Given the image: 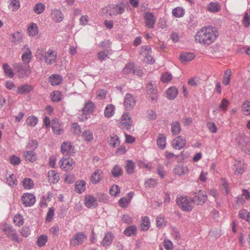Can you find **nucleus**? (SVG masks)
Returning a JSON list of instances; mask_svg holds the SVG:
<instances>
[{
  "mask_svg": "<svg viewBox=\"0 0 250 250\" xmlns=\"http://www.w3.org/2000/svg\"><path fill=\"white\" fill-rule=\"evenodd\" d=\"M219 36L216 28L213 26L202 27L195 35V41L203 45L208 46L215 41Z\"/></svg>",
  "mask_w": 250,
  "mask_h": 250,
  "instance_id": "1",
  "label": "nucleus"
},
{
  "mask_svg": "<svg viewBox=\"0 0 250 250\" xmlns=\"http://www.w3.org/2000/svg\"><path fill=\"white\" fill-rule=\"evenodd\" d=\"M177 205L185 211H190L193 208V202L191 199L187 196H180L176 199Z\"/></svg>",
  "mask_w": 250,
  "mask_h": 250,
  "instance_id": "2",
  "label": "nucleus"
},
{
  "mask_svg": "<svg viewBox=\"0 0 250 250\" xmlns=\"http://www.w3.org/2000/svg\"><path fill=\"white\" fill-rule=\"evenodd\" d=\"M1 229L7 237H11L13 241L16 242H21V240L19 238L16 230L11 226L5 224L1 227Z\"/></svg>",
  "mask_w": 250,
  "mask_h": 250,
  "instance_id": "3",
  "label": "nucleus"
},
{
  "mask_svg": "<svg viewBox=\"0 0 250 250\" xmlns=\"http://www.w3.org/2000/svg\"><path fill=\"white\" fill-rule=\"evenodd\" d=\"M140 54L142 55L144 57V61L146 63L153 64L155 61L151 56V49L149 46H143L140 49Z\"/></svg>",
  "mask_w": 250,
  "mask_h": 250,
  "instance_id": "4",
  "label": "nucleus"
},
{
  "mask_svg": "<svg viewBox=\"0 0 250 250\" xmlns=\"http://www.w3.org/2000/svg\"><path fill=\"white\" fill-rule=\"evenodd\" d=\"M207 200V195L206 193L200 189L194 192V196L192 198L193 203L198 205H203Z\"/></svg>",
  "mask_w": 250,
  "mask_h": 250,
  "instance_id": "5",
  "label": "nucleus"
},
{
  "mask_svg": "<svg viewBox=\"0 0 250 250\" xmlns=\"http://www.w3.org/2000/svg\"><path fill=\"white\" fill-rule=\"evenodd\" d=\"M87 239L86 234L82 232L76 233L70 240V244L72 246L82 244Z\"/></svg>",
  "mask_w": 250,
  "mask_h": 250,
  "instance_id": "6",
  "label": "nucleus"
},
{
  "mask_svg": "<svg viewBox=\"0 0 250 250\" xmlns=\"http://www.w3.org/2000/svg\"><path fill=\"white\" fill-rule=\"evenodd\" d=\"M74 166L75 162L72 159L62 158L60 161V167L65 171L72 169Z\"/></svg>",
  "mask_w": 250,
  "mask_h": 250,
  "instance_id": "7",
  "label": "nucleus"
},
{
  "mask_svg": "<svg viewBox=\"0 0 250 250\" xmlns=\"http://www.w3.org/2000/svg\"><path fill=\"white\" fill-rule=\"evenodd\" d=\"M84 203L87 208H95L98 204V200L96 197L91 195H87L84 197Z\"/></svg>",
  "mask_w": 250,
  "mask_h": 250,
  "instance_id": "8",
  "label": "nucleus"
},
{
  "mask_svg": "<svg viewBox=\"0 0 250 250\" xmlns=\"http://www.w3.org/2000/svg\"><path fill=\"white\" fill-rule=\"evenodd\" d=\"M21 200L25 207H31L35 204L36 197L32 193H26L22 196Z\"/></svg>",
  "mask_w": 250,
  "mask_h": 250,
  "instance_id": "9",
  "label": "nucleus"
},
{
  "mask_svg": "<svg viewBox=\"0 0 250 250\" xmlns=\"http://www.w3.org/2000/svg\"><path fill=\"white\" fill-rule=\"evenodd\" d=\"M246 168V166L243 160H235L234 162L233 170L235 174H242Z\"/></svg>",
  "mask_w": 250,
  "mask_h": 250,
  "instance_id": "10",
  "label": "nucleus"
},
{
  "mask_svg": "<svg viewBox=\"0 0 250 250\" xmlns=\"http://www.w3.org/2000/svg\"><path fill=\"white\" fill-rule=\"evenodd\" d=\"M57 56L56 51L52 50H48L44 53V60L47 64H51L56 62Z\"/></svg>",
  "mask_w": 250,
  "mask_h": 250,
  "instance_id": "11",
  "label": "nucleus"
},
{
  "mask_svg": "<svg viewBox=\"0 0 250 250\" xmlns=\"http://www.w3.org/2000/svg\"><path fill=\"white\" fill-rule=\"evenodd\" d=\"M61 152L64 155H71L74 153V147L70 142L63 143L61 146Z\"/></svg>",
  "mask_w": 250,
  "mask_h": 250,
  "instance_id": "12",
  "label": "nucleus"
},
{
  "mask_svg": "<svg viewBox=\"0 0 250 250\" xmlns=\"http://www.w3.org/2000/svg\"><path fill=\"white\" fill-rule=\"evenodd\" d=\"M14 67L22 75L28 76L31 72V69L28 65H24L21 63H15Z\"/></svg>",
  "mask_w": 250,
  "mask_h": 250,
  "instance_id": "13",
  "label": "nucleus"
},
{
  "mask_svg": "<svg viewBox=\"0 0 250 250\" xmlns=\"http://www.w3.org/2000/svg\"><path fill=\"white\" fill-rule=\"evenodd\" d=\"M144 17L146 26L148 28H153L156 21L154 15L152 13L146 12Z\"/></svg>",
  "mask_w": 250,
  "mask_h": 250,
  "instance_id": "14",
  "label": "nucleus"
},
{
  "mask_svg": "<svg viewBox=\"0 0 250 250\" xmlns=\"http://www.w3.org/2000/svg\"><path fill=\"white\" fill-rule=\"evenodd\" d=\"M22 50L24 51L21 56V60L24 63H28L31 60L32 53L28 45H24Z\"/></svg>",
  "mask_w": 250,
  "mask_h": 250,
  "instance_id": "15",
  "label": "nucleus"
},
{
  "mask_svg": "<svg viewBox=\"0 0 250 250\" xmlns=\"http://www.w3.org/2000/svg\"><path fill=\"white\" fill-rule=\"evenodd\" d=\"M52 128L54 133L57 135H60L63 131L62 123L56 118L52 120Z\"/></svg>",
  "mask_w": 250,
  "mask_h": 250,
  "instance_id": "16",
  "label": "nucleus"
},
{
  "mask_svg": "<svg viewBox=\"0 0 250 250\" xmlns=\"http://www.w3.org/2000/svg\"><path fill=\"white\" fill-rule=\"evenodd\" d=\"M186 143V139L182 136H179L173 140L172 146L175 149L179 150L185 146Z\"/></svg>",
  "mask_w": 250,
  "mask_h": 250,
  "instance_id": "17",
  "label": "nucleus"
},
{
  "mask_svg": "<svg viewBox=\"0 0 250 250\" xmlns=\"http://www.w3.org/2000/svg\"><path fill=\"white\" fill-rule=\"evenodd\" d=\"M120 123L124 128L126 129H130V125L132 124V121L128 113H124L121 119Z\"/></svg>",
  "mask_w": 250,
  "mask_h": 250,
  "instance_id": "18",
  "label": "nucleus"
},
{
  "mask_svg": "<svg viewBox=\"0 0 250 250\" xmlns=\"http://www.w3.org/2000/svg\"><path fill=\"white\" fill-rule=\"evenodd\" d=\"M51 17L55 22H60L63 19V14L60 10L54 9L51 12Z\"/></svg>",
  "mask_w": 250,
  "mask_h": 250,
  "instance_id": "19",
  "label": "nucleus"
},
{
  "mask_svg": "<svg viewBox=\"0 0 250 250\" xmlns=\"http://www.w3.org/2000/svg\"><path fill=\"white\" fill-rule=\"evenodd\" d=\"M188 168L187 166L177 165L173 168V173L178 176L186 175L188 173Z\"/></svg>",
  "mask_w": 250,
  "mask_h": 250,
  "instance_id": "20",
  "label": "nucleus"
},
{
  "mask_svg": "<svg viewBox=\"0 0 250 250\" xmlns=\"http://www.w3.org/2000/svg\"><path fill=\"white\" fill-rule=\"evenodd\" d=\"M135 103L136 101L133 96L130 94H126L124 101L126 109H131L135 105Z\"/></svg>",
  "mask_w": 250,
  "mask_h": 250,
  "instance_id": "21",
  "label": "nucleus"
},
{
  "mask_svg": "<svg viewBox=\"0 0 250 250\" xmlns=\"http://www.w3.org/2000/svg\"><path fill=\"white\" fill-rule=\"evenodd\" d=\"M103 171L100 169H97L91 174L90 181L93 184L99 183L102 178Z\"/></svg>",
  "mask_w": 250,
  "mask_h": 250,
  "instance_id": "22",
  "label": "nucleus"
},
{
  "mask_svg": "<svg viewBox=\"0 0 250 250\" xmlns=\"http://www.w3.org/2000/svg\"><path fill=\"white\" fill-rule=\"evenodd\" d=\"M95 109L94 104L90 101H89L84 104V107L82 109V113L85 114H91Z\"/></svg>",
  "mask_w": 250,
  "mask_h": 250,
  "instance_id": "23",
  "label": "nucleus"
},
{
  "mask_svg": "<svg viewBox=\"0 0 250 250\" xmlns=\"http://www.w3.org/2000/svg\"><path fill=\"white\" fill-rule=\"evenodd\" d=\"M75 191L78 193H82L86 189V182L83 180H78L76 182Z\"/></svg>",
  "mask_w": 250,
  "mask_h": 250,
  "instance_id": "24",
  "label": "nucleus"
},
{
  "mask_svg": "<svg viewBox=\"0 0 250 250\" xmlns=\"http://www.w3.org/2000/svg\"><path fill=\"white\" fill-rule=\"evenodd\" d=\"M34 87L32 85L28 84L21 85L18 87L17 93L18 94H27L32 91Z\"/></svg>",
  "mask_w": 250,
  "mask_h": 250,
  "instance_id": "25",
  "label": "nucleus"
},
{
  "mask_svg": "<svg viewBox=\"0 0 250 250\" xmlns=\"http://www.w3.org/2000/svg\"><path fill=\"white\" fill-rule=\"evenodd\" d=\"M48 178L49 182L53 184L58 183L60 179L59 175L56 171L52 170H50L48 172Z\"/></svg>",
  "mask_w": 250,
  "mask_h": 250,
  "instance_id": "26",
  "label": "nucleus"
},
{
  "mask_svg": "<svg viewBox=\"0 0 250 250\" xmlns=\"http://www.w3.org/2000/svg\"><path fill=\"white\" fill-rule=\"evenodd\" d=\"M207 10L212 13H217L220 11L221 5L217 2H211L207 6Z\"/></svg>",
  "mask_w": 250,
  "mask_h": 250,
  "instance_id": "27",
  "label": "nucleus"
},
{
  "mask_svg": "<svg viewBox=\"0 0 250 250\" xmlns=\"http://www.w3.org/2000/svg\"><path fill=\"white\" fill-rule=\"evenodd\" d=\"M62 81V77L59 75H52L49 78V82L52 85H58Z\"/></svg>",
  "mask_w": 250,
  "mask_h": 250,
  "instance_id": "28",
  "label": "nucleus"
},
{
  "mask_svg": "<svg viewBox=\"0 0 250 250\" xmlns=\"http://www.w3.org/2000/svg\"><path fill=\"white\" fill-rule=\"evenodd\" d=\"M135 167V164L132 160H127L126 161L125 168L127 174H132L134 172Z\"/></svg>",
  "mask_w": 250,
  "mask_h": 250,
  "instance_id": "29",
  "label": "nucleus"
},
{
  "mask_svg": "<svg viewBox=\"0 0 250 250\" xmlns=\"http://www.w3.org/2000/svg\"><path fill=\"white\" fill-rule=\"evenodd\" d=\"M23 156L26 161L33 162L36 160V155L33 151H25L23 152Z\"/></svg>",
  "mask_w": 250,
  "mask_h": 250,
  "instance_id": "30",
  "label": "nucleus"
},
{
  "mask_svg": "<svg viewBox=\"0 0 250 250\" xmlns=\"http://www.w3.org/2000/svg\"><path fill=\"white\" fill-rule=\"evenodd\" d=\"M171 132L173 135H177L181 130V126L178 121H175L171 123Z\"/></svg>",
  "mask_w": 250,
  "mask_h": 250,
  "instance_id": "31",
  "label": "nucleus"
},
{
  "mask_svg": "<svg viewBox=\"0 0 250 250\" xmlns=\"http://www.w3.org/2000/svg\"><path fill=\"white\" fill-rule=\"evenodd\" d=\"M27 33L30 36H35L39 32V28L37 24L31 23L27 28Z\"/></svg>",
  "mask_w": 250,
  "mask_h": 250,
  "instance_id": "32",
  "label": "nucleus"
},
{
  "mask_svg": "<svg viewBox=\"0 0 250 250\" xmlns=\"http://www.w3.org/2000/svg\"><path fill=\"white\" fill-rule=\"evenodd\" d=\"M6 183L12 188L16 187L18 184L16 176L13 174H10L6 178Z\"/></svg>",
  "mask_w": 250,
  "mask_h": 250,
  "instance_id": "33",
  "label": "nucleus"
},
{
  "mask_svg": "<svg viewBox=\"0 0 250 250\" xmlns=\"http://www.w3.org/2000/svg\"><path fill=\"white\" fill-rule=\"evenodd\" d=\"M194 57L192 53H184L180 55V60L182 62H186L192 61Z\"/></svg>",
  "mask_w": 250,
  "mask_h": 250,
  "instance_id": "34",
  "label": "nucleus"
},
{
  "mask_svg": "<svg viewBox=\"0 0 250 250\" xmlns=\"http://www.w3.org/2000/svg\"><path fill=\"white\" fill-rule=\"evenodd\" d=\"M150 227V222L149 217L144 216L142 218L141 229L143 231L147 230Z\"/></svg>",
  "mask_w": 250,
  "mask_h": 250,
  "instance_id": "35",
  "label": "nucleus"
},
{
  "mask_svg": "<svg viewBox=\"0 0 250 250\" xmlns=\"http://www.w3.org/2000/svg\"><path fill=\"white\" fill-rule=\"evenodd\" d=\"M113 237V235L111 232H107L102 242V244L104 246L109 245L112 242Z\"/></svg>",
  "mask_w": 250,
  "mask_h": 250,
  "instance_id": "36",
  "label": "nucleus"
},
{
  "mask_svg": "<svg viewBox=\"0 0 250 250\" xmlns=\"http://www.w3.org/2000/svg\"><path fill=\"white\" fill-rule=\"evenodd\" d=\"M115 109V106L113 104H108L104 111V116L107 118L111 117L114 114Z\"/></svg>",
  "mask_w": 250,
  "mask_h": 250,
  "instance_id": "37",
  "label": "nucleus"
},
{
  "mask_svg": "<svg viewBox=\"0 0 250 250\" xmlns=\"http://www.w3.org/2000/svg\"><path fill=\"white\" fill-rule=\"evenodd\" d=\"M178 94V90L175 87L169 88L167 91V98L169 100L174 99Z\"/></svg>",
  "mask_w": 250,
  "mask_h": 250,
  "instance_id": "38",
  "label": "nucleus"
},
{
  "mask_svg": "<svg viewBox=\"0 0 250 250\" xmlns=\"http://www.w3.org/2000/svg\"><path fill=\"white\" fill-rule=\"evenodd\" d=\"M137 228L134 225H131L125 229L124 234L127 236H131L136 234Z\"/></svg>",
  "mask_w": 250,
  "mask_h": 250,
  "instance_id": "39",
  "label": "nucleus"
},
{
  "mask_svg": "<svg viewBox=\"0 0 250 250\" xmlns=\"http://www.w3.org/2000/svg\"><path fill=\"white\" fill-rule=\"evenodd\" d=\"M22 186L25 189H31L34 187V183L31 179L26 178L23 180Z\"/></svg>",
  "mask_w": 250,
  "mask_h": 250,
  "instance_id": "40",
  "label": "nucleus"
},
{
  "mask_svg": "<svg viewBox=\"0 0 250 250\" xmlns=\"http://www.w3.org/2000/svg\"><path fill=\"white\" fill-rule=\"evenodd\" d=\"M12 42L15 44H19L22 42V35L19 32H15L12 35L11 39Z\"/></svg>",
  "mask_w": 250,
  "mask_h": 250,
  "instance_id": "41",
  "label": "nucleus"
},
{
  "mask_svg": "<svg viewBox=\"0 0 250 250\" xmlns=\"http://www.w3.org/2000/svg\"><path fill=\"white\" fill-rule=\"evenodd\" d=\"M3 69L6 76L10 78L14 77V73L13 71L7 63H4L3 64Z\"/></svg>",
  "mask_w": 250,
  "mask_h": 250,
  "instance_id": "42",
  "label": "nucleus"
},
{
  "mask_svg": "<svg viewBox=\"0 0 250 250\" xmlns=\"http://www.w3.org/2000/svg\"><path fill=\"white\" fill-rule=\"evenodd\" d=\"M231 76V71L230 69H227L225 73L223 78L222 83L225 85H227L229 83L230 77Z\"/></svg>",
  "mask_w": 250,
  "mask_h": 250,
  "instance_id": "43",
  "label": "nucleus"
},
{
  "mask_svg": "<svg viewBox=\"0 0 250 250\" xmlns=\"http://www.w3.org/2000/svg\"><path fill=\"white\" fill-rule=\"evenodd\" d=\"M111 173L114 177H119L123 174V170L121 167L116 165L111 170Z\"/></svg>",
  "mask_w": 250,
  "mask_h": 250,
  "instance_id": "44",
  "label": "nucleus"
},
{
  "mask_svg": "<svg viewBox=\"0 0 250 250\" xmlns=\"http://www.w3.org/2000/svg\"><path fill=\"white\" fill-rule=\"evenodd\" d=\"M167 221L166 220L163 215H160L156 218V225L159 228H163L167 224Z\"/></svg>",
  "mask_w": 250,
  "mask_h": 250,
  "instance_id": "45",
  "label": "nucleus"
},
{
  "mask_svg": "<svg viewBox=\"0 0 250 250\" xmlns=\"http://www.w3.org/2000/svg\"><path fill=\"white\" fill-rule=\"evenodd\" d=\"M50 97L52 101L58 102L62 99V94L60 91H54L51 93Z\"/></svg>",
  "mask_w": 250,
  "mask_h": 250,
  "instance_id": "46",
  "label": "nucleus"
},
{
  "mask_svg": "<svg viewBox=\"0 0 250 250\" xmlns=\"http://www.w3.org/2000/svg\"><path fill=\"white\" fill-rule=\"evenodd\" d=\"M134 64L133 63H129L126 64L123 69V72L125 74H134Z\"/></svg>",
  "mask_w": 250,
  "mask_h": 250,
  "instance_id": "47",
  "label": "nucleus"
},
{
  "mask_svg": "<svg viewBox=\"0 0 250 250\" xmlns=\"http://www.w3.org/2000/svg\"><path fill=\"white\" fill-rule=\"evenodd\" d=\"M172 13L174 17L180 18L185 14V10L181 7H177L173 9Z\"/></svg>",
  "mask_w": 250,
  "mask_h": 250,
  "instance_id": "48",
  "label": "nucleus"
},
{
  "mask_svg": "<svg viewBox=\"0 0 250 250\" xmlns=\"http://www.w3.org/2000/svg\"><path fill=\"white\" fill-rule=\"evenodd\" d=\"M48 240V237L46 234L40 235L37 240V245L42 247L45 245Z\"/></svg>",
  "mask_w": 250,
  "mask_h": 250,
  "instance_id": "49",
  "label": "nucleus"
},
{
  "mask_svg": "<svg viewBox=\"0 0 250 250\" xmlns=\"http://www.w3.org/2000/svg\"><path fill=\"white\" fill-rule=\"evenodd\" d=\"M242 109L245 115L250 116V100L244 102L242 104Z\"/></svg>",
  "mask_w": 250,
  "mask_h": 250,
  "instance_id": "50",
  "label": "nucleus"
},
{
  "mask_svg": "<svg viewBox=\"0 0 250 250\" xmlns=\"http://www.w3.org/2000/svg\"><path fill=\"white\" fill-rule=\"evenodd\" d=\"M45 8L44 4L43 3H38L35 4L33 8V10L37 14H40L44 11Z\"/></svg>",
  "mask_w": 250,
  "mask_h": 250,
  "instance_id": "51",
  "label": "nucleus"
},
{
  "mask_svg": "<svg viewBox=\"0 0 250 250\" xmlns=\"http://www.w3.org/2000/svg\"><path fill=\"white\" fill-rule=\"evenodd\" d=\"M109 145L113 147L119 146L120 144L119 137L117 135L111 136L108 141Z\"/></svg>",
  "mask_w": 250,
  "mask_h": 250,
  "instance_id": "52",
  "label": "nucleus"
},
{
  "mask_svg": "<svg viewBox=\"0 0 250 250\" xmlns=\"http://www.w3.org/2000/svg\"><path fill=\"white\" fill-rule=\"evenodd\" d=\"M82 136L86 142H91L93 139V133L89 130H85L83 133Z\"/></svg>",
  "mask_w": 250,
  "mask_h": 250,
  "instance_id": "53",
  "label": "nucleus"
},
{
  "mask_svg": "<svg viewBox=\"0 0 250 250\" xmlns=\"http://www.w3.org/2000/svg\"><path fill=\"white\" fill-rule=\"evenodd\" d=\"M38 146V143L36 140H29L26 146V149H30V151H33L37 148Z\"/></svg>",
  "mask_w": 250,
  "mask_h": 250,
  "instance_id": "54",
  "label": "nucleus"
},
{
  "mask_svg": "<svg viewBox=\"0 0 250 250\" xmlns=\"http://www.w3.org/2000/svg\"><path fill=\"white\" fill-rule=\"evenodd\" d=\"M102 12L106 16L109 15L110 17L115 16V13L113 9V5H109L104 8L102 9Z\"/></svg>",
  "mask_w": 250,
  "mask_h": 250,
  "instance_id": "55",
  "label": "nucleus"
},
{
  "mask_svg": "<svg viewBox=\"0 0 250 250\" xmlns=\"http://www.w3.org/2000/svg\"><path fill=\"white\" fill-rule=\"evenodd\" d=\"M229 104L230 103L229 101V100H228L226 98L223 99L219 105V109L222 110L224 112L226 111L228 109V107L229 106Z\"/></svg>",
  "mask_w": 250,
  "mask_h": 250,
  "instance_id": "56",
  "label": "nucleus"
},
{
  "mask_svg": "<svg viewBox=\"0 0 250 250\" xmlns=\"http://www.w3.org/2000/svg\"><path fill=\"white\" fill-rule=\"evenodd\" d=\"M113 9L115 13V15L117 14H121L124 12L125 6L122 4L116 5H113Z\"/></svg>",
  "mask_w": 250,
  "mask_h": 250,
  "instance_id": "57",
  "label": "nucleus"
},
{
  "mask_svg": "<svg viewBox=\"0 0 250 250\" xmlns=\"http://www.w3.org/2000/svg\"><path fill=\"white\" fill-rule=\"evenodd\" d=\"M157 145L161 149H164L166 145V138L164 136L160 135L157 141Z\"/></svg>",
  "mask_w": 250,
  "mask_h": 250,
  "instance_id": "58",
  "label": "nucleus"
},
{
  "mask_svg": "<svg viewBox=\"0 0 250 250\" xmlns=\"http://www.w3.org/2000/svg\"><path fill=\"white\" fill-rule=\"evenodd\" d=\"M13 221L14 224L18 226H21L24 223L23 218L20 214H16L15 215L13 218Z\"/></svg>",
  "mask_w": 250,
  "mask_h": 250,
  "instance_id": "59",
  "label": "nucleus"
},
{
  "mask_svg": "<svg viewBox=\"0 0 250 250\" xmlns=\"http://www.w3.org/2000/svg\"><path fill=\"white\" fill-rule=\"evenodd\" d=\"M20 6V3L18 0H10L9 3V7L13 11L17 10Z\"/></svg>",
  "mask_w": 250,
  "mask_h": 250,
  "instance_id": "60",
  "label": "nucleus"
},
{
  "mask_svg": "<svg viewBox=\"0 0 250 250\" xmlns=\"http://www.w3.org/2000/svg\"><path fill=\"white\" fill-rule=\"evenodd\" d=\"M172 75L168 72H165L162 74L161 77V81L164 83L169 82L172 79Z\"/></svg>",
  "mask_w": 250,
  "mask_h": 250,
  "instance_id": "61",
  "label": "nucleus"
},
{
  "mask_svg": "<svg viewBox=\"0 0 250 250\" xmlns=\"http://www.w3.org/2000/svg\"><path fill=\"white\" fill-rule=\"evenodd\" d=\"M38 122V118L35 116H29L26 119V124L30 126H35Z\"/></svg>",
  "mask_w": 250,
  "mask_h": 250,
  "instance_id": "62",
  "label": "nucleus"
},
{
  "mask_svg": "<svg viewBox=\"0 0 250 250\" xmlns=\"http://www.w3.org/2000/svg\"><path fill=\"white\" fill-rule=\"evenodd\" d=\"M120 192V188L117 185H113L109 189V193L110 195L116 196Z\"/></svg>",
  "mask_w": 250,
  "mask_h": 250,
  "instance_id": "63",
  "label": "nucleus"
},
{
  "mask_svg": "<svg viewBox=\"0 0 250 250\" xmlns=\"http://www.w3.org/2000/svg\"><path fill=\"white\" fill-rule=\"evenodd\" d=\"M147 90L148 94H152L153 93H157V90L155 84L152 83H149L147 85Z\"/></svg>",
  "mask_w": 250,
  "mask_h": 250,
  "instance_id": "64",
  "label": "nucleus"
}]
</instances>
